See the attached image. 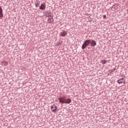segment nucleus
Instances as JSON below:
<instances>
[{"label": "nucleus", "instance_id": "f257e3e1", "mask_svg": "<svg viewBox=\"0 0 128 128\" xmlns=\"http://www.w3.org/2000/svg\"><path fill=\"white\" fill-rule=\"evenodd\" d=\"M90 43V40H86V41H84V44L82 45V50H84Z\"/></svg>", "mask_w": 128, "mask_h": 128}, {"label": "nucleus", "instance_id": "f03ea898", "mask_svg": "<svg viewBox=\"0 0 128 128\" xmlns=\"http://www.w3.org/2000/svg\"><path fill=\"white\" fill-rule=\"evenodd\" d=\"M50 110H51V112H56V110H57L56 106L54 104L53 105L51 106Z\"/></svg>", "mask_w": 128, "mask_h": 128}, {"label": "nucleus", "instance_id": "7ed1b4c3", "mask_svg": "<svg viewBox=\"0 0 128 128\" xmlns=\"http://www.w3.org/2000/svg\"><path fill=\"white\" fill-rule=\"evenodd\" d=\"M67 32L64 31V32H61V33L60 34V36L62 37H65L66 36H67Z\"/></svg>", "mask_w": 128, "mask_h": 128}, {"label": "nucleus", "instance_id": "20e7f679", "mask_svg": "<svg viewBox=\"0 0 128 128\" xmlns=\"http://www.w3.org/2000/svg\"><path fill=\"white\" fill-rule=\"evenodd\" d=\"M117 82L119 84H124L125 82L123 78L120 79L117 81Z\"/></svg>", "mask_w": 128, "mask_h": 128}, {"label": "nucleus", "instance_id": "39448f33", "mask_svg": "<svg viewBox=\"0 0 128 128\" xmlns=\"http://www.w3.org/2000/svg\"><path fill=\"white\" fill-rule=\"evenodd\" d=\"M66 97H62L58 98V100H60V103H64V102L66 100Z\"/></svg>", "mask_w": 128, "mask_h": 128}, {"label": "nucleus", "instance_id": "423d86ee", "mask_svg": "<svg viewBox=\"0 0 128 128\" xmlns=\"http://www.w3.org/2000/svg\"><path fill=\"white\" fill-rule=\"evenodd\" d=\"M71 103V100L70 99H66L64 102H62V104H70Z\"/></svg>", "mask_w": 128, "mask_h": 128}, {"label": "nucleus", "instance_id": "0eeeda50", "mask_svg": "<svg viewBox=\"0 0 128 128\" xmlns=\"http://www.w3.org/2000/svg\"><path fill=\"white\" fill-rule=\"evenodd\" d=\"M90 43L92 46L94 47L96 46V42L94 40H92Z\"/></svg>", "mask_w": 128, "mask_h": 128}, {"label": "nucleus", "instance_id": "6e6552de", "mask_svg": "<svg viewBox=\"0 0 128 128\" xmlns=\"http://www.w3.org/2000/svg\"><path fill=\"white\" fill-rule=\"evenodd\" d=\"M112 10L114 11L116 10H118V5H114L112 8Z\"/></svg>", "mask_w": 128, "mask_h": 128}, {"label": "nucleus", "instance_id": "1a4fd4ad", "mask_svg": "<svg viewBox=\"0 0 128 128\" xmlns=\"http://www.w3.org/2000/svg\"><path fill=\"white\" fill-rule=\"evenodd\" d=\"M40 10H46V5L44 4H42L40 6Z\"/></svg>", "mask_w": 128, "mask_h": 128}, {"label": "nucleus", "instance_id": "9d476101", "mask_svg": "<svg viewBox=\"0 0 128 128\" xmlns=\"http://www.w3.org/2000/svg\"><path fill=\"white\" fill-rule=\"evenodd\" d=\"M47 21L48 22L51 23V22H53L54 20H53V18H52V17H50V18H49L48 19V20H47Z\"/></svg>", "mask_w": 128, "mask_h": 128}, {"label": "nucleus", "instance_id": "9b49d317", "mask_svg": "<svg viewBox=\"0 0 128 128\" xmlns=\"http://www.w3.org/2000/svg\"><path fill=\"white\" fill-rule=\"evenodd\" d=\"M4 14H2V8L0 7V16H2Z\"/></svg>", "mask_w": 128, "mask_h": 128}, {"label": "nucleus", "instance_id": "f8f14e48", "mask_svg": "<svg viewBox=\"0 0 128 128\" xmlns=\"http://www.w3.org/2000/svg\"><path fill=\"white\" fill-rule=\"evenodd\" d=\"M44 14L46 16H50V13H48L46 12H44Z\"/></svg>", "mask_w": 128, "mask_h": 128}, {"label": "nucleus", "instance_id": "ddd939ff", "mask_svg": "<svg viewBox=\"0 0 128 128\" xmlns=\"http://www.w3.org/2000/svg\"><path fill=\"white\" fill-rule=\"evenodd\" d=\"M101 62L102 64H106V60H101Z\"/></svg>", "mask_w": 128, "mask_h": 128}, {"label": "nucleus", "instance_id": "4468645a", "mask_svg": "<svg viewBox=\"0 0 128 128\" xmlns=\"http://www.w3.org/2000/svg\"><path fill=\"white\" fill-rule=\"evenodd\" d=\"M35 6L36 8H38V6H40V2H38L37 3H35Z\"/></svg>", "mask_w": 128, "mask_h": 128}, {"label": "nucleus", "instance_id": "2eb2a0df", "mask_svg": "<svg viewBox=\"0 0 128 128\" xmlns=\"http://www.w3.org/2000/svg\"><path fill=\"white\" fill-rule=\"evenodd\" d=\"M3 63L4 66H8V62L6 61H4Z\"/></svg>", "mask_w": 128, "mask_h": 128}, {"label": "nucleus", "instance_id": "dca6fc26", "mask_svg": "<svg viewBox=\"0 0 128 128\" xmlns=\"http://www.w3.org/2000/svg\"><path fill=\"white\" fill-rule=\"evenodd\" d=\"M104 16H106V15H104Z\"/></svg>", "mask_w": 128, "mask_h": 128}]
</instances>
